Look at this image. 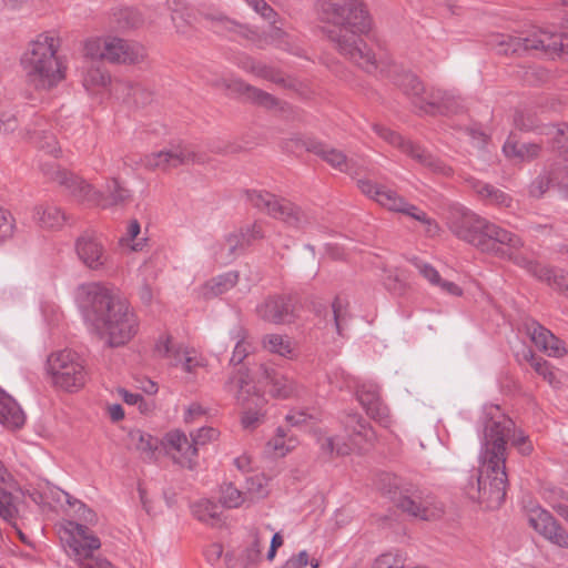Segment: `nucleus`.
Wrapping results in <instances>:
<instances>
[{"label": "nucleus", "mask_w": 568, "mask_h": 568, "mask_svg": "<svg viewBox=\"0 0 568 568\" xmlns=\"http://www.w3.org/2000/svg\"><path fill=\"white\" fill-rule=\"evenodd\" d=\"M320 19L331 24L326 34L337 51L365 72L383 68L376 53L368 48L362 36L372 29V19L363 0H317Z\"/></svg>", "instance_id": "nucleus-1"}, {"label": "nucleus", "mask_w": 568, "mask_h": 568, "mask_svg": "<svg viewBox=\"0 0 568 568\" xmlns=\"http://www.w3.org/2000/svg\"><path fill=\"white\" fill-rule=\"evenodd\" d=\"M483 438L479 454L480 466L474 484L467 489L471 499L485 505L488 509L498 508L505 500L508 486L506 473V448L500 430H509L511 419L500 415L497 418L484 416Z\"/></svg>", "instance_id": "nucleus-2"}, {"label": "nucleus", "mask_w": 568, "mask_h": 568, "mask_svg": "<svg viewBox=\"0 0 568 568\" xmlns=\"http://www.w3.org/2000/svg\"><path fill=\"white\" fill-rule=\"evenodd\" d=\"M91 300L85 318L92 329L105 338L110 347L126 344L139 329V321L118 290L93 284L88 291Z\"/></svg>", "instance_id": "nucleus-3"}, {"label": "nucleus", "mask_w": 568, "mask_h": 568, "mask_svg": "<svg viewBox=\"0 0 568 568\" xmlns=\"http://www.w3.org/2000/svg\"><path fill=\"white\" fill-rule=\"evenodd\" d=\"M448 227L458 239L500 258L511 261L516 252L524 246L517 234L488 222L465 207H456L450 212Z\"/></svg>", "instance_id": "nucleus-4"}, {"label": "nucleus", "mask_w": 568, "mask_h": 568, "mask_svg": "<svg viewBox=\"0 0 568 568\" xmlns=\"http://www.w3.org/2000/svg\"><path fill=\"white\" fill-rule=\"evenodd\" d=\"M61 39L54 31H45L31 40L20 59L27 81L37 90H51L65 78V67L58 51Z\"/></svg>", "instance_id": "nucleus-5"}, {"label": "nucleus", "mask_w": 568, "mask_h": 568, "mask_svg": "<svg viewBox=\"0 0 568 568\" xmlns=\"http://www.w3.org/2000/svg\"><path fill=\"white\" fill-rule=\"evenodd\" d=\"M40 170L47 179L64 186L77 201L88 205H98L105 209L112 205L123 206L131 202L132 192L123 186L118 179H111L106 182L104 195L81 178L62 170L55 161L41 163Z\"/></svg>", "instance_id": "nucleus-6"}, {"label": "nucleus", "mask_w": 568, "mask_h": 568, "mask_svg": "<svg viewBox=\"0 0 568 568\" xmlns=\"http://www.w3.org/2000/svg\"><path fill=\"white\" fill-rule=\"evenodd\" d=\"M494 45L499 54H523L536 51L554 59L561 54H568V34L542 29L518 37L498 34L495 37Z\"/></svg>", "instance_id": "nucleus-7"}, {"label": "nucleus", "mask_w": 568, "mask_h": 568, "mask_svg": "<svg viewBox=\"0 0 568 568\" xmlns=\"http://www.w3.org/2000/svg\"><path fill=\"white\" fill-rule=\"evenodd\" d=\"M224 389L232 393L237 404L245 409L241 419L243 428H256L263 420V407L266 400L253 385L248 372L243 368L237 369L225 382Z\"/></svg>", "instance_id": "nucleus-8"}, {"label": "nucleus", "mask_w": 568, "mask_h": 568, "mask_svg": "<svg viewBox=\"0 0 568 568\" xmlns=\"http://www.w3.org/2000/svg\"><path fill=\"white\" fill-rule=\"evenodd\" d=\"M247 201L257 210L286 225L305 230L314 222V216L284 197H278L266 191H246Z\"/></svg>", "instance_id": "nucleus-9"}, {"label": "nucleus", "mask_w": 568, "mask_h": 568, "mask_svg": "<svg viewBox=\"0 0 568 568\" xmlns=\"http://www.w3.org/2000/svg\"><path fill=\"white\" fill-rule=\"evenodd\" d=\"M357 186L364 195L374 200L388 211L405 214L427 225L428 233H434L438 230V225L434 220L428 217L423 210L407 202L396 191L367 179L357 180Z\"/></svg>", "instance_id": "nucleus-10"}, {"label": "nucleus", "mask_w": 568, "mask_h": 568, "mask_svg": "<svg viewBox=\"0 0 568 568\" xmlns=\"http://www.w3.org/2000/svg\"><path fill=\"white\" fill-rule=\"evenodd\" d=\"M48 371L52 376L53 384L67 392L77 390L87 382L84 361L71 349L51 354L48 357Z\"/></svg>", "instance_id": "nucleus-11"}, {"label": "nucleus", "mask_w": 568, "mask_h": 568, "mask_svg": "<svg viewBox=\"0 0 568 568\" xmlns=\"http://www.w3.org/2000/svg\"><path fill=\"white\" fill-rule=\"evenodd\" d=\"M373 130L379 138L397 148L404 154L416 161L422 166L428 169L429 171L445 176H448L453 173L450 166L444 163L440 159L436 158L419 143L404 139L398 133L382 124H374Z\"/></svg>", "instance_id": "nucleus-12"}, {"label": "nucleus", "mask_w": 568, "mask_h": 568, "mask_svg": "<svg viewBox=\"0 0 568 568\" xmlns=\"http://www.w3.org/2000/svg\"><path fill=\"white\" fill-rule=\"evenodd\" d=\"M388 493L393 494L392 499L395 505L408 515L422 520H434L439 518L443 513V506L436 498L418 488H406Z\"/></svg>", "instance_id": "nucleus-13"}, {"label": "nucleus", "mask_w": 568, "mask_h": 568, "mask_svg": "<svg viewBox=\"0 0 568 568\" xmlns=\"http://www.w3.org/2000/svg\"><path fill=\"white\" fill-rule=\"evenodd\" d=\"M65 534H68L67 542L81 568H101L109 564L105 560L99 561L93 557L94 550L100 548L101 542L85 525L69 521Z\"/></svg>", "instance_id": "nucleus-14"}, {"label": "nucleus", "mask_w": 568, "mask_h": 568, "mask_svg": "<svg viewBox=\"0 0 568 568\" xmlns=\"http://www.w3.org/2000/svg\"><path fill=\"white\" fill-rule=\"evenodd\" d=\"M197 161L195 153L183 144H172L158 152H152L141 159V164L146 170L169 171L180 165Z\"/></svg>", "instance_id": "nucleus-15"}, {"label": "nucleus", "mask_w": 568, "mask_h": 568, "mask_svg": "<svg viewBox=\"0 0 568 568\" xmlns=\"http://www.w3.org/2000/svg\"><path fill=\"white\" fill-rule=\"evenodd\" d=\"M514 125L520 131H534L539 129L540 134L549 136L554 150L568 154V123L558 125L549 124L539 128L534 113L516 111Z\"/></svg>", "instance_id": "nucleus-16"}, {"label": "nucleus", "mask_w": 568, "mask_h": 568, "mask_svg": "<svg viewBox=\"0 0 568 568\" xmlns=\"http://www.w3.org/2000/svg\"><path fill=\"white\" fill-rule=\"evenodd\" d=\"M518 266L527 270L529 274L546 282L560 294L568 296V272L544 266L535 261L528 260L517 251L511 260Z\"/></svg>", "instance_id": "nucleus-17"}, {"label": "nucleus", "mask_w": 568, "mask_h": 568, "mask_svg": "<svg viewBox=\"0 0 568 568\" xmlns=\"http://www.w3.org/2000/svg\"><path fill=\"white\" fill-rule=\"evenodd\" d=\"M529 525L551 544L568 548V531L545 509L531 511Z\"/></svg>", "instance_id": "nucleus-18"}, {"label": "nucleus", "mask_w": 568, "mask_h": 568, "mask_svg": "<svg viewBox=\"0 0 568 568\" xmlns=\"http://www.w3.org/2000/svg\"><path fill=\"white\" fill-rule=\"evenodd\" d=\"M105 60L111 63L134 64L145 57L143 45L121 38H105Z\"/></svg>", "instance_id": "nucleus-19"}, {"label": "nucleus", "mask_w": 568, "mask_h": 568, "mask_svg": "<svg viewBox=\"0 0 568 568\" xmlns=\"http://www.w3.org/2000/svg\"><path fill=\"white\" fill-rule=\"evenodd\" d=\"M377 61H383V68H378L374 73H387L395 85H397L407 97L412 99H420L425 93L424 84L412 72L399 69L397 65H390L389 60L385 55H376Z\"/></svg>", "instance_id": "nucleus-20"}, {"label": "nucleus", "mask_w": 568, "mask_h": 568, "mask_svg": "<svg viewBox=\"0 0 568 568\" xmlns=\"http://www.w3.org/2000/svg\"><path fill=\"white\" fill-rule=\"evenodd\" d=\"M215 87H222L232 93L240 94L246 100L266 109H275L280 105V101L272 94L255 88L242 79H219L212 82Z\"/></svg>", "instance_id": "nucleus-21"}, {"label": "nucleus", "mask_w": 568, "mask_h": 568, "mask_svg": "<svg viewBox=\"0 0 568 568\" xmlns=\"http://www.w3.org/2000/svg\"><path fill=\"white\" fill-rule=\"evenodd\" d=\"M163 445L176 464L193 469L196 464V447L183 432L173 430L168 433Z\"/></svg>", "instance_id": "nucleus-22"}, {"label": "nucleus", "mask_w": 568, "mask_h": 568, "mask_svg": "<svg viewBox=\"0 0 568 568\" xmlns=\"http://www.w3.org/2000/svg\"><path fill=\"white\" fill-rule=\"evenodd\" d=\"M75 252L79 260L93 271L101 270L108 260L102 243L91 233H84L77 239Z\"/></svg>", "instance_id": "nucleus-23"}, {"label": "nucleus", "mask_w": 568, "mask_h": 568, "mask_svg": "<svg viewBox=\"0 0 568 568\" xmlns=\"http://www.w3.org/2000/svg\"><path fill=\"white\" fill-rule=\"evenodd\" d=\"M258 316L273 324H286L294 320V304L288 296H271L257 306Z\"/></svg>", "instance_id": "nucleus-24"}, {"label": "nucleus", "mask_w": 568, "mask_h": 568, "mask_svg": "<svg viewBox=\"0 0 568 568\" xmlns=\"http://www.w3.org/2000/svg\"><path fill=\"white\" fill-rule=\"evenodd\" d=\"M357 399L366 414L384 427L390 425L389 410L381 399L379 390L374 385H363L356 392Z\"/></svg>", "instance_id": "nucleus-25"}, {"label": "nucleus", "mask_w": 568, "mask_h": 568, "mask_svg": "<svg viewBox=\"0 0 568 568\" xmlns=\"http://www.w3.org/2000/svg\"><path fill=\"white\" fill-rule=\"evenodd\" d=\"M525 331L531 342L548 356L560 357L566 353L562 341L534 320L525 323Z\"/></svg>", "instance_id": "nucleus-26"}, {"label": "nucleus", "mask_w": 568, "mask_h": 568, "mask_svg": "<svg viewBox=\"0 0 568 568\" xmlns=\"http://www.w3.org/2000/svg\"><path fill=\"white\" fill-rule=\"evenodd\" d=\"M306 150L320 156L323 161L329 164L333 169L339 172L354 175L357 172L354 170L353 160L348 159L346 154L328 145L324 142L310 140L305 143Z\"/></svg>", "instance_id": "nucleus-27"}, {"label": "nucleus", "mask_w": 568, "mask_h": 568, "mask_svg": "<svg viewBox=\"0 0 568 568\" xmlns=\"http://www.w3.org/2000/svg\"><path fill=\"white\" fill-rule=\"evenodd\" d=\"M466 185L487 205H495L501 209H511L514 199L496 186L483 182L474 176L465 178Z\"/></svg>", "instance_id": "nucleus-28"}, {"label": "nucleus", "mask_w": 568, "mask_h": 568, "mask_svg": "<svg viewBox=\"0 0 568 568\" xmlns=\"http://www.w3.org/2000/svg\"><path fill=\"white\" fill-rule=\"evenodd\" d=\"M415 103L426 113L435 112H458L459 103L454 94L442 89H432L426 98L420 97Z\"/></svg>", "instance_id": "nucleus-29"}, {"label": "nucleus", "mask_w": 568, "mask_h": 568, "mask_svg": "<svg viewBox=\"0 0 568 568\" xmlns=\"http://www.w3.org/2000/svg\"><path fill=\"white\" fill-rule=\"evenodd\" d=\"M343 423L354 446H361L362 442L371 444L375 439L374 429L358 413H347Z\"/></svg>", "instance_id": "nucleus-30"}, {"label": "nucleus", "mask_w": 568, "mask_h": 568, "mask_svg": "<svg viewBox=\"0 0 568 568\" xmlns=\"http://www.w3.org/2000/svg\"><path fill=\"white\" fill-rule=\"evenodd\" d=\"M114 90L125 103L136 106H144L153 100V92L140 83L118 81L114 85Z\"/></svg>", "instance_id": "nucleus-31"}, {"label": "nucleus", "mask_w": 568, "mask_h": 568, "mask_svg": "<svg viewBox=\"0 0 568 568\" xmlns=\"http://www.w3.org/2000/svg\"><path fill=\"white\" fill-rule=\"evenodd\" d=\"M26 416L19 404L4 390L0 389V423L9 429L23 426Z\"/></svg>", "instance_id": "nucleus-32"}, {"label": "nucleus", "mask_w": 568, "mask_h": 568, "mask_svg": "<svg viewBox=\"0 0 568 568\" xmlns=\"http://www.w3.org/2000/svg\"><path fill=\"white\" fill-rule=\"evenodd\" d=\"M244 251L243 237L235 232L225 236L214 248L215 261L222 265L232 263Z\"/></svg>", "instance_id": "nucleus-33"}, {"label": "nucleus", "mask_w": 568, "mask_h": 568, "mask_svg": "<svg viewBox=\"0 0 568 568\" xmlns=\"http://www.w3.org/2000/svg\"><path fill=\"white\" fill-rule=\"evenodd\" d=\"M263 375L272 385L271 393L280 398H290L300 393L298 385L287 376L281 375L274 369L262 366Z\"/></svg>", "instance_id": "nucleus-34"}, {"label": "nucleus", "mask_w": 568, "mask_h": 568, "mask_svg": "<svg viewBox=\"0 0 568 568\" xmlns=\"http://www.w3.org/2000/svg\"><path fill=\"white\" fill-rule=\"evenodd\" d=\"M185 347L181 344L173 342L170 335H162L156 341L154 346V354L158 357L164 358L172 366H179L182 363V353Z\"/></svg>", "instance_id": "nucleus-35"}, {"label": "nucleus", "mask_w": 568, "mask_h": 568, "mask_svg": "<svg viewBox=\"0 0 568 568\" xmlns=\"http://www.w3.org/2000/svg\"><path fill=\"white\" fill-rule=\"evenodd\" d=\"M185 347L181 344L173 342L170 335H162L156 341L154 346V354L158 357L164 358L172 366H179L182 363V353Z\"/></svg>", "instance_id": "nucleus-36"}, {"label": "nucleus", "mask_w": 568, "mask_h": 568, "mask_svg": "<svg viewBox=\"0 0 568 568\" xmlns=\"http://www.w3.org/2000/svg\"><path fill=\"white\" fill-rule=\"evenodd\" d=\"M33 219L44 229H58L63 225L65 215L60 207L51 204L34 207Z\"/></svg>", "instance_id": "nucleus-37"}, {"label": "nucleus", "mask_w": 568, "mask_h": 568, "mask_svg": "<svg viewBox=\"0 0 568 568\" xmlns=\"http://www.w3.org/2000/svg\"><path fill=\"white\" fill-rule=\"evenodd\" d=\"M503 151L507 158L528 162L540 154L541 146L538 143H519L508 139L503 146Z\"/></svg>", "instance_id": "nucleus-38"}, {"label": "nucleus", "mask_w": 568, "mask_h": 568, "mask_svg": "<svg viewBox=\"0 0 568 568\" xmlns=\"http://www.w3.org/2000/svg\"><path fill=\"white\" fill-rule=\"evenodd\" d=\"M263 347L270 353L280 355L285 358L295 356V346L293 341L281 334H267L262 339Z\"/></svg>", "instance_id": "nucleus-39"}, {"label": "nucleus", "mask_w": 568, "mask_h": 568, "mask_svg": "<svg viewBox=\"0 0 568 568\" xmlns=\"http://www.w3.org/2000/svg\"><path fill=\"white\" fill-rule=\"evenodd\" d=\"M239 275L236 272H227L213 277L203 286V296L205 298L216 297L230 291L237 283Z\"/></svg>", "instance_id": "nucleus-40"}, {"label": "nucleus", "mask_w": 568, "mask_h": 568, "mask_svg": "<svg viewBox=\"0 0 568 568\" xmlns=\"http://www.w3.org/2000/svg\"><path fill=\"white\" fill-rule=\"evenodd\" d=\"M129 440L145 458L151 459L159 447L160 440L141 429H133L129 433Z\"/></svg>", "instance_id": "nucleus-41"}, {"label": "nucleus", "mask_w": 568, "mask_h": 568, "mask_svg": "<svg viewBox=\"0 0 568 568\" xmlns=\"http://www.w3.org/2000/svg\"><path fill=\"white\" fill-rule=\"evenodd\" d=\"M231 334L232 338L236 341V344L233 349L230 363L236 366L243 363V361L252 352L253 347L251 343L247 341L246 331L242 326H236Z\"/></svg>", "instance_id": "nucleus-42"}, {"label": "nucleus", "mask_w": 568, "mask_h": 568, "mask_svg": "<svg viewBox=\"0 0 568 568\" xmlns=\"http://www.w3.org/2000/svg\"><path fill=\"white\" fill-rule=\"evenodd\" d=\"M214 20V28L216 32H223L229 34L230 37H242L245 39H251L254 34V31L250 29L247 26L237 23L234 20H231L227 17H216Z\"/></svg>", "instance_id": "nucleus-43"}, {"label": "nucleus", "mask_w": 568, "mask_h": 568, "mask_svg": "<svg viewBox=\"0 0 568 568\" xmlns=\"http://www.w3.org/2000/svg\"><path fill=\"white\" fill-rule=\"evenodd\" d=\"M511 427L509 430L501 429L500 437L504 442V447L507 449V442H511V444L518 449V452L527 456L532 452V445L529 442L528 437L524 434L523 430L516 429L515 423L511 420Z\"/></svg>", "instance_id": "nucleus-44"}, {"label": "nucleus", "mask_w": 568, "mask_h": 568, "mask_svg": "<svg viewBox=\"0 0 568 568\" xmlns=\"http://www.w3.org/2000/svg\"><path fill=\"white\" fill-rule=\"evenodd\" d=\"M192 514L200 521L213 524L220 519L221 507L209 499H202L192 505Z\"/></svg>", "instance_id": "nucleus-45"}, {"label": "nucleus", "mask_w": 568, "mask_h": 568, "mask_svg": "<svg viewBox=\"0 0 568 568\" xmlns=\"http://www.w3.org/2000/svg\"><path fill=\"white\" fill-rule=\"evenodd\" d=\"M17 497L11 493L0 489V518L16 527L18 518Z\"/></svg>", "instance_id": "nucleus-46"}, {"label": "nucleus", "mask_w": 568, "mask_h": 568, "mask_svg": "<svg viewBox=\"0 0 568 568\" xmlns=\"http://www.w3.org/2000/svg\"><path fill=\"white\" fill-rule=\"evenodd\" d=\"M111 83L110 74L99 67H91L83 77V85L87 90L105 88Z\"/></svg>", "instance_id": "nucleus-47"}, {"label": "nucleus", "mask_w": 568, "mask_h": 568, "mask_svg": "<svg viewBox=\"0 0 568 568\" xmlns=\"http://www.w3.org/2000/svg\"><path fill=\"white\" fill-rule=\"evenodd\" d=\"M287 437L284 428L278 427L275 436L268 440L267 446L277 455L285 456L296 446V440L293 437Z\"/></svg>", "instance_id": "nucleus-48"}, {"label": "nucleus", "mask_w": 568, "mask_h": 568, "mask_svg": "<svg viewBox=\"0 0 568 568\" xmlns=\"http://www.w3.org/2000/svg\"><path fill=\"white\" fill-rule=\"evenodd\" d=\"M523 357L526 359L535 372L542 376L546 381H548L550 384L555 381V373L551 371V367L549 363L544 359L542 357H538L535 355V353L531 349H525L523 352Z\"/></svg>", "instance_id": "nucleus-49"}, {"label": "nucleus", "mask_w": 568, "mask_h": 568, "mask_svg": "<svg viewBox=\"0 0 568 568\" xmlns=\"http://www.w3.org/2000/svg\"><path fill=\"white\" fill-rule=\"evenodd\" d=\"M333 321L338 335L343 334L344 326L348 320V303L337 296L332 303Z\"/></svg>", "instance_id": "nucleus-50"}, {"label": "nucleus", "mask_w": 568, "mask_h": 568, "mask_svg": "<svg viewBox=\"0 0 568 568\" xmlns=\"http://www.w3.org/2000/svg\"><path fill=\"white\" fill-rule=\"evenodd\" d=\"M30 139L33 141L34 144L38 145L39 149L44 151L48 154H51L53 156H57L60 152V148L58 145V141L55 136L47 131L42 132H33V134L30 136Z\"/></svg>", "instance_id": "nucleus-51"}, {"label": "nucleus", "mask_w": 568, "mask_h": 568, "mask_svg": "<svg viewBox=\"0 0 568 568\" xmlns=\"http://www.w3.org/2000/svg\"><path fill=\"white\" fill-rule=\"evenodd\" d=\"M406 558L399 551H387L379 555L373 562L372 568H405Z\"/></svg>", "instance_id": "nucleus-52"}, {"label": "nucleus", "mask_w": 568, "mask_h": 568, "mask_svg": "<svg viewBox=\"0 0 568 568\" xmlns=\"http://www.w3.org/2000/svg\"><path fill=\"white\" fill-rule=\"evenodd\" d=\"M244 501L241 490L232 483L224 484L221 488V503L226 508H236Z\"/></svg>", "instance_id": "nucleus-53"}, {"label": "nucleus", "mask_w": 568, "mask_h": 568, "mask_svg": "<svg viewBox=\"0 0 568 568\" xmlns=\"http://www.w3.org/2000/svg\"><path fill=\"white\" fill-rule=\"evenodd\" d=\"M254 75L278 85H286V80L283 73L277 69L264 63H257Z\"/></svg>", "instance_id": "nucleus-54"}, {"label": "nucleus", "mask_w": 568, "mask_h": 568, "mask_svg": "<svg viewBox=\"0 0 568 568\" xmlns=\"http://www.w3.org/2000/svg\"><path fill=\"white\" fill-rule=\"evenodd\" d=\"M410 263L415 266V268L419 272L423 277H425L430 284L437 285L440 283V275L435 267L430 264L422 261L419 257H412Z\"/></svg>", "instance_id": "nucleus-55"}, {"label": "nucleus", "mask_w": 568, "mask_h": 568, "mask_svg": "<svg viewBox=\"0 0 568 568\" xmlns=\"http://www.w3.org/2000/svg\"><path fill=\"white\" fill-rule=\"evenodd\" d=\"M14 220L11 213L0 206V243L13 235Z\"/></svg>", "instance_id": "nucleus-56"}, {"label": "nucleus", "mask_w": 568, "mask_h": 568, "mask_svg": "<svg viewBox=\"0 0 568 568\" xmlns=\"http://www.w3.org/2000/svg\"><path fill=\"white\" fill-rule=\"evenodd\" d=\"M219 432L213 427H202L197 429L194 434H191V442L196 447V450L200 446H204L207 443L217 438Z\"/></svg>", "instance_id": "nucleus-57"}, {"label": "nucleus", "mask_w": 568, "mask_h": 568, "mask_svg": "<svg viewBox=\"0 0 568 568\" xmlns=\"http://www.w3.org/2000/svg\"><path fill=\"white\" fill-rule=\"evenodd\" d=\"M105 39H90L84 44V53L92 59L105 60Z\"/></svg>", "instance_id": "nucleus-58"}, {"label": "nucleus", "mask_w": 568, "mask_h": 568, "mask_svg": "<svg viewBox=\"0 0 568 568\" xmlns=\"http://www.w3.org/2000/svg\"><path fill=\"white\" fill-rule=\"evenodd\" d=\"M256 13L270 23H274L276 12L264 0H244Z\"/></svg>", "instance_id": "nucleus-59"}, {"label": "nucleus", "mask_w": 568, "mask_h": 568, "mask_svg": "<svg viewBox=\"0 0 568 568\" xmlns=\"http://www.w3.org/2000/svg\"><path fill=\"white\" fill-rule=\"evenodd\" d=\"M237 235L243 237V246L251 245L254 241L261 240L264 237V233L261 224L254 223L246 229H241L239 232H235Z\"/></svg>", "instance_id": "nucleus-60"}, {"label": "nucleus", "mask_w": 568, "mask_h": 568, "mask_svg": "<svg viewBox=\"0 0 568 568\" xmlns=\"http://www.w3.org/2000/svg\"><path fill=\"white\" fill-rule=\"evenodd\" d=\"M314 419V416L310 414L307 410L302 409H292L286 416L285 420L295 427H302L308 423V420Z\"/></svg>", "instance_id": "nucleus-61"}, {"label": "nucleus", "mask_w": 568, "mask_h": 568, "mask_svg": "<svg viewBox=\"0 0 568 568\" xmlns=\"http://www.w3.org/2000/svg\"><path fill=\"white\" fill-rule=\"evenodd\" d=\"M180 365H182L186 373H194L195 368L201 366V362L197 359L195 351L185 348L182 353V363Z\"/></svg>", "instance_id": "nucleus-62"}, {"label": "nucleus", "mask_w": 568, "mask_h": 568, "mask_svg": "<svg viewBox=\"0 0 568 568\" xmlns=\"http://www.w3.org/2000/svg\"><path fill=\"white\" fill-rule=\"evenodd\" d=\"M322 447L329 453H333L335 450L337 455H346L351 450V447L348 445L343 444L342 446H339L336 443L335 438L332 437L325 438L324 443L322 444Z\"/></svg>", "instance_id": "nucleus-63"}, {"label": "nucleus", "mask_w": 568, "mask_h": 568, "mask_svg": "<svg viewBox=\"0 0 568 568\" xmlns=\"http://www.w3.org/2000/svg\"><path fill=\"white\" fill-rule=\"evenodd\" d=\"M288 567L305 568L308 564V554L306 550L300 551L297 555L292 556L288 560Z\"/></svg>", "instance_id": "nucleus-64"}]
</instances>
